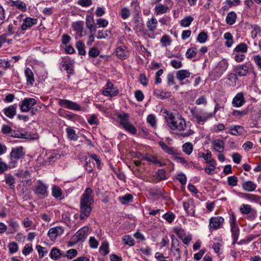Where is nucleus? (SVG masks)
<instances>
[{
	"mask_svg": "<svg viewBox=\"0 0 261 261\" xmlns=\"http://www.w3.org/2000/svg\"><path fill=\"white\" fill-rule=\"evenodd\" d=\"M159 144L166 153L172 155L173 156L177 154V151L173 147L168 146L164 142L160 141Z\"/></svg>",
	"mask_w": 261,
	"mask_h": 261,
	"instance_id": "obj_25",
	"label": "nucleus"
},
{
	"mask_svg": "<svg viewBox=\"0 0 261 261\" xmlns=\"http://www.w3.org/2000/svg\"><path fill=\"white\" fill-rule=\"evenodd\" d=\"M7 3L9 6L22 12H25L27 11L28 4L23 0H9Z\"/></svg>",
	"mask_w": 261,
	"mask_h": 261,
	"instance_id": "obj_13",
	"label": "nucleus"
},
{
	"mask_svg": "<svg viewBox=\"0 0 261 261\" xmlns=\"http://www.w3.org/2000/svg\"><path fill=\"white\" fill-rule=\"evenodd\" d=\"M141 160H145L149 163H151L155 165H158L160 167H162L164 166L165 164L164 163H162L160 161H159L156 156L150 154H146L145 155H141V157L139 158Z\"/></svg>",
	"mask_w": 261,
	"mask_h": 261,
	"instance_id": "obj_19",
	"label": "nucleus"
},
{
	"mask_svg": "<svg viewBox=\"0 0 261 261\" xmlns=\"http://www.w3.org/2000/svg\"><path fill=\"white\" fill-rule=\"evenodd\" d=\"M102 93L105 96L112 97L118 94L119 90L117 87L115 86L110 80H108Z\"/></svg>",
	"mask_w": 261,
	"mask_h": 261,
	"instance_id": "obj_9",
	"label": "nucleus"
},
{
	"mask_svg": "<svg viewBox=\"0 0 261 261\" xmlns=\"http://www.w3.org/2000/svg\"><path fill=\"white\" fill-rule=\"evenodd\" d=\"M163 113L166 122L172 130L181 132L186 130V120L181 114L173 113L167 110H164Z\"/></svg>",
	"mask_w": 261,
	"mask_h": 261,
	"instance_id": "obj_1",
	"label": "nucleus"
},
{
	"mask_svg": "<svg viewBox=\"0 0 261 261\" xmlns=\"http://www.w3.org/2000/svg\"><path fill=\"white\" fill-rule=\"evenodd\" d=\"M193 20L194 18L193 17L191 16H186L180 21L179 23L180 26L187 28L190 25Z\"/></svg>",
	"mask_w": 261,
	"mask_h": 261,
	"instance_id": "obj_45",
	"label": "nucleus"
},
{
	"mask_svg": "<svg viewBox=\"0 0 261 261\" xmlns=\"http://www.w3.org/2000/svg\"><path fill=\"white\" fill-rule=\"evenodd\" d=\"M224 38L226 40L225 44L227 47H230L233 43V37L230 33L227 32L224 34Z\"/></svg>",
	"mask_w": 261,
	"mask_h": 261,
	"instance_id": "obj_48",
	"label": "nucleus"
},
{
	"mask_svg": "<svg viewBox=\"0 0 261 261\" xmlns=\"http://www.w3.org/2000/svg\"><path fill=\"white\" fill-rule=\"evenodd\" d=\"M162 217L169 223H171L175 217L174 214L171 212H168L164 214Z\"/></svg>",
	"mask_w": 261,
	"mask_h": 261,
	"instance_id": "obj_55",
	"label": "nucleus"
},
{
	"mask_svg": "<svg viewBox=\"0 0 261 261\" xmlns=\"http://www.w3.org/2000/svg\"><path fill=\"white\" fill-rule=\"evenodd\" d=\"M89 244L91 248L96 249L98 246L99 242L94 237H90L89 240Z\"/></svg>",
	"mask_w": 261,
	"mask_h": 261,
	"instance_id": "obj_64",
	"label": "nucleus"
},
{
	"mask_svg": "<svg viewBox=\"0 0 261 261\" xmlns=\"http://www.w3.org/2000/svg\"><path fill=\"white\" fill-rule=\"evenodd\" d=\"M153 95L158 98L163 99L169 97L171 96V92L155 89L153 91Z\"/></svg>",
	"mask_w": 261,
	"mask_h": 261,
	"instance_id": "obj_32",
	"label": "nucleus"
},
{
	"mask_svg": "<svg viewBox=\"0 0 261 261\" xmlns=\"http://www.w3.org/2000/svg\"><path fill=\"white\" fill-rule=\"evenodd\" d=\"M244 127L238 125H232L229 127V133L233 136H240L245 133Z\"/></svg>",
	"mask_w": 261,
	"mask_h": 261,
	"instance_id": "obj_24",
	"label": "nucleus"
},
{
	"mask_svg": "<svg viewBox=\"0 0 261 261\" xmlns=\"http://www.w3.org/2000/svg\"><path fill=\"white\" fill-rule=\"evenodd\" d=\"M116 55L120 59H126L129 56L127 47L125 45L118 46L116 48Z\"/></svg>",
	"mask_w": 261,
	"mask_h": 261,
	"instance_id": "obj_17",
	"label": "nucleus"
},
{
	"mask_svg": "<svg viewBox=\"0 0 261 261\" xmlns=\"http://www.w3.org/2000/svg\"><path fill=\"white\" fill-rule=\"evenodd\" d=\"M191 73L188 70H179L176 72V78L179 81H182L186 78L190 77Z\"/></svg>",
	"mask_w": 261,
	"mask_h": 261,
	"instance_id": "obj_34",
	"label": "nucleus"
},
{
	"mask_svg": "<svg viewBox=\"0 0 261 261\" xmlns=\"http://www.w3.org/2000/svg\"><path fill=\"white\" fill-rule=\"evenodd\" d=\"M248 111L247 109H244L242 111L234 110L232 112L231 114L232 116L237 118H238L239 119H240L243 116L246 115L248 113Z\"/></svg>",
	"mask_w": 261,
	"mask_h": 261,
	"instance_id": "obj_54",
	"label": "nucleus"
},
{
	"mask_svg": "<svg viewBox=\"0 0 261 261\" xmlns=\"http://www.w3.org/2000/svg\"><path fill=\"white\" fill-rule=\"evenodd\" d=\"M76 48L78 50L79 55L84 56L86 55L85 45L82 41H79L76 43Z\"/></svg>",
	"mask_w": 261,
	"mask_h": 261,
	"instance_id": "obj_47",
	"label": "nucleus"
},
{
	"mask_svg": "<svg viewBox=\"0 0 261 261\" xmlns=\"http://www.w3.org/2000/svg\"><path fill=\"white\" fill-rule=\"evenodd\" d=\"M196 203L193 199L189 198L183 202V206L187 214L189 216H195Z\"/></svg>",
	"mask_w": 261,
	"mask_h": 261,
	"instance_id": "obj_12",
	"label": "nucleus"
},
{
	"mask_svg": "<svg viewBox=\"0 0 261 261\" xmlns=\"http://www.w3.org/2000/svg\"><path fill=\"white\" fill-rule=\"evenodd\" d=\"M119 123L122 127L129 133L135 135L137 134L136 127L129 121V116L126 113L120 114L118 115Z\"/></svg>",
	"mask_w": 261,
	"mask_h": 261,
	"instance_id": "obj_6",
	"label": "nucleus"
},
{
	"mask_svg": "<svg viewBox=\"0 0 261 261\" xmlns=\"http://www.w3.org/2000/svg\"><path fill=\"white\" fill-rule=\"evenodd\" d=\"M249 67L246 64H241L234 67L235 73L240 76H244L248 72Z\"/></svg>",
	"mask_w": 261,
	"mask_h": 261,
	"instance_id": "obj_20",
	"label": "nucleus"
},
{
	"mask_svg": "<svg viewBox=\"0 0 261 261\" xmlns=\"http://www.w3.org/2000/svg\"><path fill=\"white\" fill-rule=\"evenodd\" d=\"M63 255L61 251L56 247L53 248L49 253V256L54 260H57Z\"/></svg>",
	"mask_w": 261,
	"mask_h": 261,
	"instance_id": "obj_39",
	"label": "nucleus"
},
{
	"mask_svg": "<svg viewBox=\"0 0 261 261\" xmlns=\"http://www.w3.org/2000/svg\"><path fill=\"white\" fill-rule=\"evenodd\" d=\"M130 9L128 8L124 7L121 10L119 15L123 19H126L130 16Z\"/></svg>",
	"mask_w": 261,
	"mask_h": 261,
	"instance_id": "obj_52",
	"label": "nucleus"
},
{
	"mask_svg": "<svg viewBox=\"0 0 261 261\" xmlns=\"http://www.w3.org/2000/svg\"><path fill=\"white\" fill-rule=\"evenodd\" d=\"M99 250L100 254L103 256L108 254L110 252L108 242L106 241L102 242L99 247Z\"/></svg>",
	"mask_w": 261,
	"mask_h": 261,
	"instance_id": "obj_43",
	"label": "nucleus"
},
{
	"mask_svg": "<svg viewBox=\"0 0 261 261\" xmlns=\"http://www.w3.org/2000/svg\"><path fill=\"white\" fill-rule=\"evenodd\" d=\"M228 63L225 60H222L210 73V76L212 80L216 81L220 78L227 70Z\"/></svg>",
	"mask_w": 261,
	"mask_h": 261,
	"instance_id": "obj_5",
	"label": "nucleus"
},
{
	"mask_svg": "<svg viewBox=\"0 0 261 261\" xmlns=\"http://www.w3.org/2000/svg\"><path fill=\"white\" fill-rule=\"evenodd\" d=\"M247 45L244 43H241L238 44L233 49V51L237 53H241L242 54L247 51Z\"/></svg>",
	"mask_w": 261,
	"mask_h": 261,
	"instance_id": "obj_51",
	"label": "nucleus"
},
{
	"mask_svg": "<svg viewBox=\"0 0 261 261\" xmlns=\"http://www.w3.org/2000/svg\"><path fill=\"white\" fill-rule=\"evenodd\" d=\"M60 158V155L56 152H53L47 154V162L49 164L57 161Z\"/></svg>",
	"mask_w": 261,
	"mask_h": 261,
	"instance_id": "obj_49",
	"label": "nucleus"
},
{
	"mask_svg": "<svg viewBox=\"0 0 261 261\" xmlns=\"http://www.w3.org/2000/svg\"><path fill=\"white\" fill-rule=\"evenodd\" d=\"M93 202V191L91 188H87L81 197L80 218L81 220L86 219L90 215Z\"/></svg>",
	"mask_w": 261,
	"mask_h": 261,
	"instance_id": "obj_2",
	"label": "nucleus"
},
{
	"mask_svg": "<svg viewBox=\"0 0 261 261\" xmlns=\"http://www.w3.org/2000/svg\"><path fill=\"white\" fill-rule=\"evenodd\" d=\"M24 74L27 79V85H33L35 82L34 75L32 70L26 68L24 70Z\"/></svg>",
	"mask_w": 261,
	"mask_h": 261,
	"instance_id": "obj_29",
	"label": "nucleus"
},
{
	"mask_svg": "<svg viewBox=\"0 0 261 261\" xmlns=\"http://www.w3.org/2000/svg\"><path fill=\"white\" fill-rule=\"evenodd\" d=\"M16 106L11 105L3 110L5 115L9 118H13L16 114Z\"/></svg>",
	"mask_w": 261,
	"mask_h": 261,
	"instance_id": "obj_28",
	"label": "nucleus"
},
{
	"mask_svg": "<svg viewBox=\"0 0 261 261\" xmlns=\"http://www.w3.org/2000/svg\"><path fill=\"white\" fill-rule=\"evenodd\" d=\"M24 15L21 14L19 15L16 19L21 20L22 23L20 26V29L21 31H25L28 29H31L33 26L37 24L38 23V19L37 18H32L30 17H25L24 18Z\"/></svg>",
	"mask_w": 261,
	"mask_h": 261,
	"instance_id": "obj_7",
	"label": "nucleus"
},
{
	"mask_svg": "<svg viewBox=\"0 0 261 261\" xmlns=\"http://www.w3.org/2000/svg\"><path fill=\"white\" fill-rule=\"evenodd\" d=\"M36 100L33 98H25L21 103L20 110L22 112H28L31 108L36 104Z\"/></svg>",
	"mask_w": 261,
	"mask_h": 261,
	"instance_id": "obj_15",
	"label": "nucleus"
},
{
	"mask_svg": "<svg viewBox=\"0 0 261 261\" xmlns=\"http://www.w3.org/2000/svg\"><path fill=\"white\" fill-rule=\"evenodd\" d=\"M239 210L242 214L246 215V218L249 220H253L257 217V211L249 204H242Z\"/></svg>",
	"mask_w": 261,
	"mask_h": 261,
	"instance_id": "obj_8",
	"label": "nucleus"
},
{
	"mask_svg": "<svg viewBox=\"0 0 261 261\" xmlns=\"http://www.w3.org/2000/svg\"><path fill=\"white\" fill-rule=\"evenodd\" d=\"M72 27L75 32V38L77 39L83 36L84 22L82 21H75L72 23Z\"/></svg>",
	"mask_w": 261,
	"mask_h": 261,
	"instance_id": "obj_16",
	"label": "nucleus"
},
{
	"mask_svg": "<svg viewBox=\"0 0 261 261\" xmlns=\"http://www.w3.org/2000/svg\"><path fill=\"white\" fill-rule=\"evenodd\" d=\"M89 228L87 226H84L79 229L72 237V239L75 243L83 242L86 239Z\"/></svg>",
	"mask_w": 261,
	"mask_h": 261,
	"instance_id": "obj_14",
	"label": "nucleus"
},
{
	"mask_svg": "<svg viewBox=\"0 0 261 261\" xmlns=\"http://www.w3.org/2000/svg\"><path fill=\"white\" fill-rule=\"evenodd\" d=\"M190 112L192 115L191 120L200 125L204 124L206 121L213 117V113L197 107L192 108L190 110Z\"/></svg>",
	"mask_w": 261,
	"mask_h": 261,
	"instance_id": "obj_3",
	"label": "nucleus"
},
{
	"mask_svg": "<svg viewBox=\"0 0 261 261\" xmlns=\"http://www.w3.org/2000/svg\"><path fill=\"white\" fill-rule=\"evenodd\" d=\"M206 153H204L202 152H199L197 156L198 158H203L204 160H205L206 163H208V162L211 161V160H214L212 158V154L211 151L207 149L206 150Z\"/></svg>",
	"mask_w": 261,
	"mask_h": 261,
	"instance_id": "obj_40",
	"label": "nucleus"
},
{
	"mask_svg": "<svg viewBox=\"0 0 261 261\" xmlns=\"http://www.w3.org/2000/svg\"><path fill=\"white\" fill-rule=\"evenodd\" d=\"M63 229L61 227H54L50 228L47 234L51 241H55L57 237L63 233Z\"/></svg>",
	"mask_w": 261,
	"mask_h": 261,
	"instance_id": "obj_18",
	"label": "nucleus"
},
{
	"mask_svg": "<svg viewBox=\"0 0 261 261\" xmlns=\"http://www.w3.org/2000/svg\"><path fill=\"white\" fill-rule=\"evenodd\" d=\"M169 10V8L168 6L161 3L157 4L154 8V13L157 15L166 13Z\"/></svg>",
	"mask_w": 261,
	"mask_h": 261,
	"instance_id": "obj_26",
	"label": "nucleus"
},
{
	"mask_svg": "<svg viewBox=\"0 0 261 261\" xmlns=\"http://www.w3.org/2000/svg\"><path fill=\"white\" fill-rule=\"evenodd\" d=\"M8 247L9 248V252L11 254L16 253L18 250V245L15 242H12L8 244Z\"/></svg>",
	"mask_w": 261,
	"mask_h": 261,
	"instance_id": "obj_62",
	"label": "nucleus"
},
{
	"mask_svg": "<svg viewBox=\"0 0 261 261\" xmlns=\"http://www.w3.org/2000/svg\"><path fill=\"white\" fill-rule=\"evenodd\" d=\"M224 219L222 217L217 216L211 217L209 221L210 230L212 231L222 227Z\"/></svg>",
	"mask_w": 261,
	"mask_h": 261,
	"instance_id": "obj_11",
	"label": "nucleus"
},
{
	"mask_svg": "<svg viewBox=\"0 0 261 261\" xmlns=\"http://www.w3.org/2000/svg\"><path fill=\"white\" fill-rule=\"evenodd\" d=\"M212 144L213 148L215 151L219 153H222L224 150L225 143L222 140H215L212 142Z\"/></svg>",
	"mask_w": 261,
	"mask_h": 261,
	"instance_id": "obj_23",
	"label": "nucleus"
},
{
	"mask_svg": "<svg viewBox=\"0 0 261 261\" xmlns=\"http://www.w3.org/2000/svg\"><path fill=\"white\" fill-rule=\"evenodd\" d=\"M5 180L6 183L10 186L11 189H13L14 188L15 179L12 175L10 174H6L5 175Z\"/></svg>",
	"mask_w": 261,
	"mask_h": 261,
	"instance_id": "obj_50",
	"label": "nucleus"
},
{
	"mask_svg": "<svg viewBox=\"0 0 261 261\" xmlns=\"http://www.w3.org/2000/svg\"><path fill=\"white\" fill-rule=\"evenodd\" d=\"M207 39V35L204 32H201L199 33L197 37V40L200 43H205Z\"/></svg>",
	"mask_w": 261,
	"mask_h": 261,
	"instance_id": "obj_58",
	"label": "nucleus"
},
{
	"mask_svg": "<svg viewBox=\"0 0 261 261\" xmlns=\"http://www.w3.org/2000/svg\"><path fill=\"white\" fill-rule=\"evenodd\" d=\"M237 19V14L234 11H231L227 14L226 17V22L228 25L233 24Z\"/></svg>",
	"mask_w": 261,
	"mask_h": 261,
	"instance_id": "obj_41",
	"label": "nucleus"
},
{
	"mask_svg": "<svg viewBox=\"0 0 261 261\" xmlns=\"http://www.w3.org/2000/svg\"><path fill=\"white\" fill-rule=\"evenodd\" d=\"M62 191L60 188L57 186H54L52 188V195L55 198H59L62 196Z\"/></svg>",
	"mask_w": 261,
	"mask_h": 261,
	"instance_id": "obj_59",
	"label": "nucleus"
},
{
	"mask_svg": "<svg viewBox=\"0 0 261 261\" xmlns=\"http://www.w3.org/2000/svg\"><path fill=\"white\" fill-rule=\"evenodd\" d=\"M122 241L125 245L132 246L134 245L133 238L129 235H125L122 238Z\"/></svg>",
	"mask_w": 261,
	"mask_h": 261,
	"instance_id": "obj_57",
	"label": "nucleus"
},
{
	"mask_svg": "<svg viewBox=\"0 0 261 261\" xmlns=\"http://www.w3.org/2000/svg\"><path fill=\"white\" fill-rule=\"evenodd\" d=\"M146 24L149 31L153 32L155 31L157 27L158 20L155 17H152L150 19H148Z\"/></svg>",
	"mask_w": 261,
	"mask_h": 261,
	"instance_id": "obj_36",
	"label": "nucleus"
},
{
	"mask_svg": "<svg viewBox=\"0 0 261 261\" xmlns=\"http://www.w3.org/2000/svg\"><path fill=\"white\" fill-rule=\"evenodd\" d=\"M230 230L231 232V237L233 240L232 245L235 244L239 238L240 234V229L237 225L231 226Z\"/></svg>",
	"mask_w": 261,
	"mask_h": 261,
	"instance_id": "obj_33",
	"label": "nucleus"
},
{
	"mask_svg": "<svg viewBox=\"0 0 261 261\" xmlns=\"http://www.w3.org/2000/svg\"><path fill=\"white\" fill-rule=\"evenodd\" d=\"M156 179L157 181H161L166 178V172L163 169H160L156 172Z\"/></svg>",
	"mask_w": 261,
	"mask_h": 261,
	"instance_id": "obj_60",
	"label": "nucleus"
},
{
	"mask_svg": "<svg viewBox=\"0 0 261 261\" xmlns=\"http://www.w3.org/2000/svg\"><path fill=\"white\" fill-rule=\"evenodd\" d=\"M77 255V251L75 249H70L66 251V254L63 257H67L69 259H72Z\"/></svg>",
	"mask_w": 261,
	"mask_h": 261,
	"instance_id": "obj_56",
	"label": "nucleus"
},
{
	"mask_svg": "<svg viewBox=\"0 0 261 261\" xmlns=\"http://www.w3.org/2000/svg\"><path fill=\"white\" fill-rule=\"evenodd\" d=\"M238 80L237 75L234 73H228L227 75V84L230 86L236 85L237 81Z\"/></svg>",
	"mask_w": 261,
	"mask_h": 261,
	"instance_id": "obj_35",
	"label": "nucleus"
},
{
	"mask_svg": "<svg viewBox=\"0 0 261 261\" xmlns=\"http://www.w3.org/2000/svg\"><path fill=\"white\" fill-rule=\"evenodd\" d=\"M245 102L244 95L242 93H238L232 101V105L234 107L239 108L242 106Z\"/></svg>",
	"mask_w": 261,
	"mask_h": 261,
	"instance_id": "obj_21",
	"label": "nucleus"
},
{
	"mask_svg": "<svg viewBox=\"0 0 261 261\" xmlns=\"http://www.w3.org/2000/svg\"><path fill=\"white\" fill-rule=\"evenodd\" d=\"M86 27L91 31H95L96 27L93 16L91 15H87L86 17Z\"/></svg>",
	"mask_w": 261,
	"mask_h": 261,
	"instance_id": "obj_27",
	"label": "nucleus"
},
{
	"mask_svg": "<svg viewBox=\"0 0 261 261\" xmlns=\"http://www.w3.org/2000/svg\"><path fill=\"white\" fill-rule=\"evenodd\" d=\"M208 164H210V165L205 168V172L209 175L213 174L216 169V166L217 165L216 161L215 160H211L208 162Z\"/></svg>",
	"mask_w": 261,
	"mask_h": 261,
	"instance_id": "obj_37",
	"label": "nucleus"
},
{
	"mask_svg": "<svg viewBox=\"0 0 261 261\" xmlns=\"http://www.w3.org/2000/svg\"><path fill=\"white\" fill-rule=\"evenodd\" d=\"M47 186L41 180H38L34 191L37 195L44 196L47 193Z\"/></svg>",
	"mask_w": 261,
	"mask_h": 261,
	"instance_id": "obj_22",
	"label": "nucleus"
},
{
	"mask_svg": "<svg viewBox=\"0 0 261 261\" xmlns=\"http://www.w3.org/2000/svg\"><path fill=\"white\" fill-rule=\"evenodd\" d=\"M240 3V0H226L224 3V5L222 7V9L224 11H227L233 6L239 5Z\"/></svg>",
	"mask_w": 261,
	"mask_h": 261,
	"instance_id": "obj_31",
	"label": "nucleus"
},
{
	"mask_svg": "<svg viewBox=\"0 0 261 261\" xmlns=\"http://www.w3.org/2000/svg\"><path fill=\"white\" fill-rule=\"evenodd\" d=\"M196 54V48L195 47H191L187 49L186 53V56L188 59H191L194 57Z\"/></svg>",
	"mask_w": 261,
	"mask_h": 261,
	"instance_id": "obj_61",
	"label": "nucleus"
},
{
	"mask_svg": "<svg viewBox=\"0 0 261 261\" xmlns=\"http://www.w3.org/2000/svg\"><path fill=\"white\" fill-rule=\"evenodd\" d=\"M118 199L122 204H126L133 201V196L132 194H126L122 196H119Z\"/></svg>",
	"mask_w": 261,
	"mask_h": 261,
	"instance_id": "obj_44",
	"label": "nucleus"
},
{
	"mask_svg": "<svg viewBox=\"0 0 261 261\" xmlns=\"http://www.w3.org/2000/svg\"><path fill=\"white\" fill-rule=\"evenodd\" d=\"M256 187V185L251 180L246 181L242 184V188L244 191L247 192L254 191Z\"/></svg>",
	"mask_w": 261,
	"mask_h": 261,
	"instance_id": "obj_30",
	"label": "nucleus"
},
{
	"mask_svg": "<svg viewBox=\"0 0 261 261\" xmlns=\"http://www.w3.org/2000/svg\"><path fill=\"white\" fill-rule=\"evenodd\" d=\"M110 34V32L108 30L99 31L96 35V38L97 39H105L109 36Z\"/></svg>",
	"mask_w": 261,
	"mask_h": 261,
	"instance_id": "obj_63",
	"label": "nucleus"
},
{
	"mask_svg": "<svg viewBox=\"0 0 261 261\" xmlns=\"http://www.w3.org/2000/svg\"><path fill=\"white\" fill-rule=\"evenodd\" d=\"M182 150L187 155H190L193 150V145L191 142H186L182 145Z\"/></svg>",
	"mask_w": 261,
	"mask_h": 261,
	"instance_id": "obj_42",
	"label": "nucleus"
},
{
	"mask_svg": "<svg viewBox=\"0 0 261 261\" xmlns=\"http://www.w3.org/2000/svg\"><path fill=\"white\" fill-rule=\"evenodd\" d=\"M147 122L151 125L153 128H156V119L155 116L153 114H149L147 116L146 118Z\"/></svg>",
	"mask_w": 261,
	"mask_h": 261,
	"instance_id": "obj_53",
	"label": "nucleus"
},
{
	"mask_svg": "<svg viewBox=\"0 0 261 261\" xmlns=\"http://www.w3.org/2000/svg\"><path fill=\"white\" fill-rule=\"evenodd\" d=\"M25 153L24 149L22 146H17L12 148L10 153V160L9 163V167L10 168L15 167L17 165V161L22 159Z\"/></svg>",
	"mask_w": 261,
	"mask_h": 261,
	"instance_id": "obj_4",
	"label": "nucleus"
},
{
	"mask_svg": "<svg viewBox=\"0 0 261 261\" xmlns=\"http://www.w3.org/2000/svg\"><path fill=\"white\" fill-rule=\"evenodd\" d=\"M244 198L251 202L261 204V197L258 195L252 194H244Z\"/></svg>",
	"mask_w": 261,
	"mask_h": 261,
	"instance_id": "obj_38",
	"label": "nucleus"
},
{
	"mask_svg": "<svg viewBox=\"0 0 261 261\" xmlns=\"http://www.w3.org/2000/svg\"><path fill=\"white\" fill-rule=\"evenodd\" d=\"M66 132L68 138L70 140L76 141L78 139V136L76 134L75 131L71 127L66 128Z\"/></svg>",
	"mask_w": 261,
	"mask_h": 261,
	"instance_id": "obj_46",
	"label": "nucleus"
},
{
	"mask_svg": "<svg viewBox=\"0 0 261 261\" xmlns=\"http://www.w3.org/2000/svg\"><path fill=\"white\" fill-rule=\"evenodd\" d=\"M58 104L63 108L71 110L80 111L82 110L81 106L78 103L68 99H59Z\"/></svg>",
	"mask_w": 261,
	"mask_h": 261,
	"instance_id": "obj_10",
	"label": "nucleus"
}]
</instances>
